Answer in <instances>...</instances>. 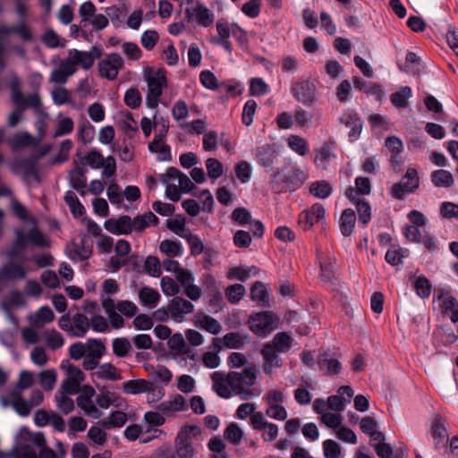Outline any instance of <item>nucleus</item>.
Wrapping results in <instances>:
<instances>
[{"mask_svg":"<svg viewBox=\"0 0 458 458\" xmlns=\"http://www.w3.org/2000/svg\"><path fill=\"white\" fill-rule=\"evenodd\" d=\"M90 327L89 320L84 314L76 313L72 316V337H84Z\"/></svg>","mask_w":458,"mask_h":458,"instance_id":"nucleus-32","label":"nucleus"},{"mask_svg":"<svg viewBox=\"0 0 458 458\" xmlns=\"http://www.w3.org/2000/svg\"><path fill=\"white\" fill-rule=\"evenodd\" d=\"M243 432L235 422L230 423L224 431V437L233 445H238L242 439Z\"/></svg>","mask_w":458,"mask_h":458,"instance_id":"nucleus-48","label":"nucleus"},{"mask_svg":"<svg viewBox=\"0 0 458 458\" xmlns=\"http://www.w3.org/2000/svg\"><path fill=\"white\" fill-rule=\"evenodd\" d=\"M95 137V127L87 120L81 123L78 138L83 144L90 143Z\"/></svg>","mask_w":458,"mask_h":458,"instance_id":"nucleus-55","label":"nucleus"},{"mask_svg":"<svg viewBox=\"0 0 458 458\" xmlns=\"http://www.w3.org/2000/svg\"><path fill=\"white\" fill-rule=\"evenodd\" d=\"M139 299L143 306L153 309L158 304L161 295L157 290L144 286L139 292Z\"/></svg>","mask_w":458,"mask_h":458,"instance_id":"nucleus-35","label":"nucleus"},{"mask_svg":"<svg viewBox=\"0 0 458 458\" xmlns=\"http://www.w3.org/2000/svg\"><path fill=\"white\" fill-rule=\"evenodd\" d=\"M285 175L287 177V184H279L275 182V188L276 190L293 191L300 188L305 181V174L299 168L292 169Z\"/></svg>","mask_w":458,"mask_h":458,"instance_id":"nucleus-27","label":"nucleus"},{"mask_svg":"<svg viewBox=\"0 0 458 458\" xmlns=\"http://www.w3.org/2000/svg\"><path fill=\"white\" fill-rule=\"evenodd\" d=\"M31 244L38 248H49V239L37 227H32L26 233L21 230H16V239L12 248L5 252L10 259L21 258L26 247Z\"/></svg>","mask_w":458,"mask_h":458,"instance_id":"nucleus-4","label":"nucleus"},{"mask_svg":"<svg viewBox=\"0 0 458 458\" xmlns=\"http://www.w3.org/2000/svg\"><path fill=\"white\" fill-rule=\"evenodd\" d=\"M404 182L409 191L414 192L420 186V178L415 168L410 167L406 170L405 174L401 179Z\"/></svg>","mask_w":458,"mask_h":458,"instance_id":"nucleus-59","label":"nucleus"},{"mask_svg":"<svg viewBox=\"0 0 458 458\" xmlns=\"http://www.w3.org/2000/svg\"><path fill=\"white\" fill-rule=\"evenodd\" d=\"M12 405L16 412L23 417L28 416L31 411V405L28 401L23 399L20 393L13 391L11 394Z\"/></svg>","mask_w":458,"mask_h":458,"instance_id":"nucleus-45","label":"nucleus"},{"mask_svg":"<svg viewBox=\"0 0 458 458\" xmlns=\"http://www.w3.org/2000/svg\"><path fill=\"white\" fill-rule=\"evenodd\" d=\"M333 192L331 184L325 180L315 181L310 185V193L318 199H327Z\"/></svg>","mask_w":458,"mask_h":458,"instance_id":"nucleus-39","label":"nucleus"},{"mask_svg":"<svg viewBox=\"0 0 458 458\" xmlns=\"http://www.w3.org/2000/svg\"><path fill=\"white\" fill-rule=\"evenodd\" d=\"M318 365L327 375H336L341 370V363L338 360L331 358L327 352L321 354L318 360Z\"/></svg>","mask_w":458,"mask_h":458,"instance_id":"nucleus-34","label":"nucleus"},{"mask_svg":"<svg viewBox=\"0 0 458 458\" xmlns=\"http://www.w3.org/2000/svg\"><path fill=\"white\" fill-rule=\"evenodd\" d=\"M249 323L255 335L265 336L274 329L275 319L271 312L262 311L251 316Z\"/></svg>","mask_w":458,"mask_h":458,"instance_id":"nucleus-13","label":"nucleus"},{"mask_svg":"<svg viewBox=\"0 0 458 458\" xmlns=\"http://www.w3.org/2000/svg\"><path fill=\"white\" fill-rule=\"evenodd\" d=\"M250 298L262 306H266L268 301L267 292L264 284L256 282L250 288Z\"/></svg>","mask_w":458,"mask_h":458,"instance_id":"nucleus-51","label":"nucleus"},{"mask_svg":"<svg viewBox=\"0 0 458 458\" xmlns=\"http://www.w3.org/2000/svg\"><path fill=\"white\" fill-rule=\"evenodd\" d=\"M68 258L73 261L87 260L92 255V248L87 244L86 240L81 239L80 243L72 242L66 247Z\"/></svg>","mask_w":458,"mask_h":458,"instance_id":"nucleus-24","label":"nucleus"},{"mask_svg":"<svg viewBox=\"0 0 458 458\" xmlns=\"http://www.w3.org/2000/svg\"><path fill=\"white\" fill-rule=\"evenodd\" d=\"M86 355L93 359L100 360L105 354L106 347L102 342L97 339H89L85 344Z\"/></svg>","mask_w":458,"mask_h":458,"instance_id":"nucleus-49","label":"nucleus"},{"mask_svg":"<svg viewBox=\"0 0 458 458\" xmlns=\"http://www.w3.org/2000/svg\"><path fill=\"white\" fill-rule=\"evenodd\" d=\"M54 318L55 315L52 310L47 306H43L37 311L33 325L37 327H41L45 324L52 322Z\"/></svg>","mask_w":458,"mask_h":458,"instance_id":"nucleus-56","label":"nucleus"},{"mask_svg":"<svg viewBox=\"0 0 458 458\" xmlns=\"http://www.w3.org/2000/svg\"><path fill=\"white\" fill-rule=\"evenodd\" d=\"M291 92L299 102L307 106H313L318 100L316 83L310 80L293 82Z\"/></svg>","mask_w":458,"mask_h":458,"instance_id":"nucleus-10","label":"nucleus"},{"mask_svg":"<svg viewBox=\"0 0 458 458\" xmlns=\"http://www.w3.org/2000/svg\"><path fill=\"white\" fill-rule=\"evenodd\" d=\"M96 391L91 386H84L81 394L77 397V405L83 410L84 413L93 419H99L102 411L96 406L92 401Z\"/></svg>","mask_w":458,"mask_h":458,"instance_id":"nucleus-14","label":"nucleus"},{"mask_svg":"<svg viewBox=\"0 0 458 458\" xmlns=\"http://www.w3.org/2000/svg\"><path fill=\"white\" fill-rule=\"evenodd\" d=\"M158 223L157 216L148 211L143 215L136 216L134 218L131 217V233H141L145 231L146 228L150 225H156Z\"/></svg>","mask_w":458,"mask_h":458,"instance_id":"nucleus-28","label":"nucleus"},{"mask_svg":"<svg viewBox=\"0 0 458 458\" xmlns=\"http://www.w3.org/2000/svg\"><path fill=\"white\" fill-rule=\"evenodd\" d=\"M144 79L148 88L146 105L148 108L156 109L161 102L160 98L164 89L167 87L165 71L163 69H148L144 73Z\"/></svg>","mask_w":458,"mask_h":458,"instance_id":"nucleus-6","label":"nucleus"},{"mask_svg":"<svg viewBox=\"0 0 458 458\" xmlns=\"http://www.w3.org/2000/svg\"><path fill=\"white\" fill-rule=\"evenodd\" d=\"M123 65V59L119 54H107L98 63L99 76L108 81H114Z\"/></svg>","mask_w":458,"mask_h":458,"instance_id":"nucleus-9","label":"nucleus"},{"mask_svg":"<svg viewBox=\"0 0 458 458\" xmlns=\"http://www.w3.org/2000/svg\"><path fill=\"white\" fill-rule=\"evenodd\" d=\"M168 176L172 179H177V187L182 192H189L194 188V183L191 179L175 167L168 168Z\"/></svg>","mask_w":458,"mask_h":458,"instance_id":"nucleus-38","label":"nucleus"},{"mask_svg":"<svg viewBox=\"0 0 458 458\" xmlns=\"http://www.w3.org/2000/svg\"><path fill=\"white\" fill-rule=\"evenodd\" d=\"M15 13L20 21L13 25H0V36L17 35L23 42L33 40V32L30 26L27 23L26 18L30 16V7L24 0H15Z\"/></svg>","mask_w":458,"mask_h":458,"instance_id":"nucleus-5","label":"nucleus"},{"mask_svg":"<svg viewBox=\"0 0 458 458\" xmlns=\"http://www.w3.org/2000/svg\"><path fill=\"white\" fill-rule=\"evenodd\" d=\"M152 382L146 379H131L123 382V390L128 394H140L150 389Z\"/></svg>","mask_w":458,"mask_h":458,"instance_id":"nucleus-31","label":"nucleus"},{"mask_svg":"<svg viewBox=\"0 0 458 458\" xmlns=\"http://www.w3.org/2000/svg\"><path fill=\"white\" fill-rule=\"evenodd\" d=\"M88 169L84 166L83 162H73V168L69 174L70 186L84 195V190L87 185L86 174Z\"/></svg>","mask_w":458,"mask_h":458,"instance_id":"nucleus-20","label":"nucleus"},{"mask_svg":"<svg viewBox=\"0 0 458 458\" xmlns=\"http://www.w3.org/2000/svg\"><path fill=\"white\" fill-rule=\"evenodd\" d=\"M142 102V97L138 89L131 88L126 90L124 95V103L127 106L136 109Z\"/></svg>","mask_w":458,"mask_h":458,"instance_id":"nucleus-64","label":"nucleus"},{"mask_svg":"<svg viewBox=\"0 0 458 458\" xmlns=\"http://www.w3.org/2000/svg\"><path fill=\"white\" fill-rule=\"evenodd\" d=\"M127 414L122 411H114L108 417L101 420V425L109 429L111 428H121L127 421Z\"/></svg>","mask_w":458,"mask_h":458,"instance_id":"nucleus-43","label":"nucleus"},{"mask_svg":"<svg viewBox=\"0 0 458 458\" xmlns=\"http://www.w3.org/2000/svg\"><path fill=\"white\" fill-rule=\"evenodd\" d=\"M287 145L300 156H306L310 150L308 140L299 135H290L287 139Z\"/></svg>","mask_w":458,"mask_h":458,"instance_id":"nucleus-40","label":"nucleus"},{"mask_svg":"<svg viewBox=\"0 0 458 458\" xmlns=\"http://www.w3.org/2000/svg\"><path fill=\"white\" fill-rule=\"evenodd\" d=\"M64 201L75 217L81 216L85 213V208L74 191H68L64 195Z\"/></svg>","mask_w":458,"mask_h":458,"instance_id":"nucleus-47","label":"nucleus"},{"mask_svg":"<svg viewBox=\"0 0 458 458\" xmlns=\"http://www.w3.org/2000/svg\"><path fill=\"white\" fill-rule=\"evenodd\" d=\"M258 371V368L252 364H249L242 371H230L227 374L215 371L211 375L212 388L218 396L225 399L230 398L233 394L242 400L259 396L260 391L252 388L257 381Z\"/></svg>","mask_w":458,"mask_h":458,"instance_id":"nucleus-1","label":"nucleus"},{"mask_svg":"<svg viewBox=\"0 0 458 458\" xmlns=\"http://www.w3.org/2000/svg\"><path fill=\"white\" fill-rule=\"evenodd\" d=\"M113 352L116 357H126L131 351L130 341L125 337L114 338L112 342Z\"/></svg>","mask_w":458,"mask_h":458,"instance_id":"nucleus-50","label":"nucleus"},{"mask_svg":"<svg viewBox=\"0 0 458 458\" xmlns=\"http://www.w3.org/2000/svg\"><path fill=\"white\" fill-rule=\"evenodd\" d=\"M161 263L155 256H148L144 262L145 271L153 277H159L162 274Z\"/></svg>","mask_w":458,"mask_h":458,"instance_id":"nucleus-60","label":"nucleus"},{"mask_svg":"<svg viewBox=\"0 0 458 458\" xmlns=\"http://www.w3.org/2000/svg\"><path fill=\"white\" fill-rule=\"evenodd\" d=\"M326 210L322 204L315 203L310 208L301 211L299 215L298 224L308 231L312 226L325 218Z\"/></svg>","mask_w":458,"mask_h":458,"instance_id":"nucleus-15","label":"nucleus"},{"mask_svg":"<svg viewBox=\"0 0 458 458\" xmlns=\"http://www.w3.org/2000/svg\"><path fill=\"white\" fill-rule=\"evenodd\" d=\"M185 14L189 21L194 17L199 25L206 28L211 26L215 20L213 13L200 2H198L192 9L187 8Z\"/></svg>","mask_w":458,"mask_h":458,"instance_id":"nucleus-18","label":"nucleus"},{"mask_svg":"<svg viewBox=\"0 0 458 458\" xmlns=\"http://www.w3.org/2000/svg\"><path fill=\"white\" fill-rule=\"evenodd\" d=\"M101 56L102 50L98 47L93 46L88 52L71 49L67 59L74 68L81 66L84 70H89L93 66L95 60L100 59Z\"/></svg>","mask_w":458,"mask_h":458,"instance_id":"nucleus-11","label":"nucleus"},{"mask_svg":"<svg viewBox=\"0 0 458 458\" xmlns=\"http://www.w3.org/2000/svg\"><path fill=\"white\" fill-rule=\"evenodd\" d=\"M55 402L58 410L64 414H68L74 410V402L68 396V394L57 392L55 394Z\"/></svg>","mask_w":458,"mask_h":458,"instance_id":"nucleus-54","label":"nucleus"},{"mask_svg":"<svg viewBox=\"0 0 458 458\" xmlns=\"http://www.w3.org/2000/svg\"><path fill=\"white\" fill-rule=\"evenodd\" d=\"M187 407L185 398L177 394L170 399L158 403L157 409L165 416L174 417L177 412L186 411Z\"/></svg>","mask_w":458,"mask_h":458,"instance_id":"nucleus-19","label":"nucleus"},{"mask_svg":"<svg viewBox=\"0 0 458 458\" xmlns=\"http://www.w3.org/2000/svg\"><path fill=\"white\" fill-rule=\"evenodd\" d=\"M164 140L165 139L154 137L153 140L148 143V150L158 154L157 159L159 161H169L172 158L171 148Z\"/></svg>","mask_w":458,"mask_h":458,"instance_id":"nucleus-33","label":"nucleus"},{"mask_svg":"<svg viewBox=\"0 0 458 458\" xmlns=\"http://www.w3.org/2000/svg\"><path fill=\"white\" fill-rule=\"evenodd\" d=\"M104 227L106 231L115 235L131 234V216L123 215L117 218L107 219L104 223Z\"/></svg>","mask_w":458,"mask_h":458,"instance_id":"nucleus-22","label":"nucleus"},{"mask_svg":"<svg viewBox=\"0 0 458 458\" xmlns=\"http://www.w3.org/2000/svg\"><path fill=\"white\" fill-rule=\"evenodd\" d=\"M94 378L116 381L122 378L119 369L110 362L103 363L92 374Z\"/></svg>","mask_w":458,"mask_h":458,"instance_id":"nucleus-30","label":"nucleus"},{"mask_svg":"<svg viewBox=\"0 0 458 458\" xmlns=\"http://www.w3.org/2000/svg\"><path fill=\"white\" fill-rule=\"evenodd\" d=\"M172 320L182 322L185 317L194 311V305L188 300L175 296L168 303Z\"/></svg>","mask_w":458,"mask_h":458,"instance_id":"nucleus-17","label":"nucleus"},{"mask_svg":"<svg viewBox=\"0 0 458 458\" xmlns=\"http://www.w3.org/2000/svg\"><path fill=\"white\" fill-rule=\"evenodd\" d=\"M258 272H259L258 268L254 266L250 268L235 267L229 270L228 277L231 279H237V280L243 282V281H246L250 277L251 273L253 275H256V274H258Z\"/></svg>","mask_w":458,"mask_h":458,"instance_id":"nucleus-57","label":"nucleus"},{"mask_svg":"<svg viewBox=\"0 0 458 458\" xmlns=\"http://www.w3.org/2000/svg\"><path fill=\"white\" fill-rule=\"evenodd\" d=\"M356 215L353 209L346 208L340 217V230L344 236H350L354 229Z\"/></svg>","mask_w":458,"mask_h":458,"instance_id":"nucleus-36","label":"nucleus"},{"mask_svg":"<svg viewBox=\"0 0 458 458\" xmlns=\"http://www.w3.org/2000/svg\"><path fill=\"white\" fill-rule=\"evenodd\" d=\"M168 346L176 354H186L189 352L183 336L181 334H174L168 338Z\"/></svg>","mask_w":458,"mask_h":458,"instance_id":"nucleus-52","label":"nucleus"},{"mask_svg":"<svg viewBox=\"0 0 458 458\" xmlns=\"http://www.w3.org/2000/svg\"><path fill=\"white\" fill-rule=\"evenodd\" d=\"M27 273L23 265L9 262L0 268V282L22 280L26 277Z\"/></svg>","mask_w":458,"mask_h":458,"instance_id":"nucleus-26","label":"nucleus"},{"mask_svg":"<svg viewBox=\"0 0 458 458\" xmlns=\"http://www.w3.org/2000/svg\"><path fill=\"white\" fill-rule=\"evenodd\" d=\"M293 344V338L286 332L276 333L271 342L266 343L260 354L263 358L262 369L265 374L271 376L274 369L283 366L279 353L288 352Z\"/></svg>","mask_w":458,"mask_h":458,"instance_id":"nucleus-2","label":"nucleus"},{"mask_svg":"<svg viewBox=\"0 0 458 458\" xmlns=\"http://www.w3.org/2000/svg\"><path fill=\"white\" fill-rule=\"evenodd\" d=\"M38 380L41 386L50 391L55 387L56 382V372L54 369L43 370L38 374Z\"/></svg>","mask_w":458,"mask_h":458,"instance_id":"nucleus-58","label":"nucleus"},{"mask_svg":"<svg viewBox=\"0 0 458 458\" xmlns=\"http://www.w3.org/2000/svg\"><path fill=\"white\" fill-rule=\"evenodd\" d=\"M430 435L436 450H440L446 446L448 442V434L445 427V421L440 416H437L431 424Z\"/></svg>","mask_w":458,"mask_h":458,"instance_id":"nucleus-21","label":"nucleus"},{"mask_svg":"<svg viewBox=\"0 0 458 458\" xmlns=\"http://www.w3.org/2000/svg\"><path fill=\"white\" fill-rule=\"evenodd\" d=\"M8 87L11 90V98L16 109L8 116V125L15 127L21 119V113L27 108L39 110L41 99L38 93H30L24 96L21 90V81L16 74H13L9 81Z\"/></svg>","mask_w":458,"mask_h":458,"instance_id":"nucleus-3","label":"nucleus"},{"mask_svg":"<svg viewBox=\"0 0 458 458\" xmlns=\"http://www.w3.org/2000/svg\"><path fill=\"white\" fill-rule=\"evenodd\" d=\"M76 72L77 68H74L67 58L61 60L59 66L51 72L49 81L60 85L65 84Z\"/></svg>","mask_w":458,"mask_h":458,"instance_id":"nucleus-23","label":"nucleus"},{"mask_svg":"<svg viewBox=\"0 0 458 458\" xmlns=\"http://www.w3.org/2000/svg\"><path fill=\"white\" fill-rule=\"evenodd\" d=\"M206 168L208 171V175L209 178L213 180L218 179L224 171V167L222 163L214 157H209L206 160Z\"/></svg>","mask_w":458,"mask_h":458,"instance_id":"nucleus-61","label":"nucleus"},{"mask_svg":"<svg viewBox=\"0 0 458 458\" xmlns=\"http://www.w3.org/2000/svg\"><path fill=\"white\" fill-rule=\"evenodd\" d=\"M277 157L275 146L265 143L255 149V159L257 163L265 167H271Z\"/></svg>","mask_w":458,"mask_h":458,"instance_id":"nucleus-25","label":"nucleus"},{"mask_svg":"<svg viewBox=\"0 0 458 458\" xmlns=\"http://www.w3.org/2000/svg\"><path fill=\"white\" fill-rule=\"evenodd\" d=\"M445 314H448L453 323L458 322V301L445 289H439L435 296Z\"/></svg>","mask_w":458,"mask_h":458,"instance_id":"nucleus-16","label":"nucleus"},{"mask_svg":"<svg viewBox=\"0 0 458 458\" xmlns=\"http://www.w3.org/2000/svg\"><path fill=\"white\" fill-rule=\"evenodd\" d=\"M74 128V123L72 118L64 117L58 121L55 130L53 133L54 138L62 137L70 134Z\"/></svg>","mask_w":458,"mask_h":458,"instance_id":"nucleus-62","label":"nucleus"},{"mask_svg":"<svg viewBox=\"0 0 458 458\" xmlns=\"http://www.w3.org/2000/svg\"><path fill=\"white\" fill-rule=\"evenodd\" d=\"M105 160L106 158L99 150L92 148L80 162H83L85 167L88 165L92 169H100L105 165Z\"/></svg>","mask_w":458,"mask_h":458,"instance_id":"nucleus-46","label":"nucleus"},{"mask_svg":"<svg viewBox=\"0 0 458 458\" xmlns=\"http://www.w3.org/2000/svg\"><path fill=\"white\" fill-rule=\"evenodd\" d=\"M335 259H327L320 262V276L323 281L331 282L335 278Z\"/></svg>","mask_w":458,"mask_h":458,"instance_id":"nucleus-53","label":"nucleus"},{"mask_svg":"<svg viewBox=\"0 0 458 458\" xmlns=\"http://www.w3.org/2000/svg\"><path fill=\"white\" fill-rule=\"evenodd\" d=\"M335 141L327 140L319 148L315 149L316 157L315 162H318V165L323 167L330 161L332 157H335Z\"/></svg>","mask_w":458,"mask_h":458,"instance_id":"nucleus-37","label":"nucleus"},{"mask_svg":"<svg viewBox=\"0 0 458 458\" xmlns=\"http://www.w3.org/2000/svg\"><path fill=\"white\" fill-rule=\"evenodd\" d=\"M338 123L349 130V141L354 142L360 139L363 129V122L355 109H344L338 118Z\"/></svg>","mask_w":458,"mask_h":458,"instance_id":"nucleus-8","label":"nucleus"},{"mask_svg":"<svg viewBox=\"0 0 458 458\" xmlns=\"http://www.w3.org/2000/svg\"><path fill=\"white\" fill-rule=\"evenodd\" d=\"M195 325L213 335H217L222 329L221 324L214 318L199 312L195 315Z\"/></svg>","mask_w":458,"mask_h":458,"instance_id":"nucleus-29","label":"nucleus"},{"mask_svg":"<svg viewBox=\"0 0 458 458\" xmlns=\"http://www.w3.org/2000/svg\"><path fill=\"white\" fill-rule=\"evenodd\" d=\"M159 250L169 258L181 257L183 252L181 242L172 240L162 241L159 244Z\"/></svg>","mask_w":458,"mask_h":458,"instance_id":"nucleus-44","label":"nucleus"},{"mask_svg":"<svg viewBox=\"0 0 458 458\" xmlns=\"http://www.w3.org/2000/svg\"><path fill=\"white\" fill-rule=\"evenodd\" d=\"M251 428L261 432V437L265 442H273L278 436V427L276 424L268 422L261 411L254 413L250 418Z\"/></svg>","mask_w":458,"mask_h":458,"instance_id":"nucleus-12","label":"nucleus"},{"mask_svg":"<svg viewBox=\"0 0 458 458\" xmlns=\"http://www.w3.org/2000/svg\"><path fill=\"white\" fill-rule=\"evenodd\" d=\"M411 97V89L409 86L401 87L396 92L391 94L390 101L397 108L402 109L408 106V99Z\"/></svg>","mask_w":458,"mask_h":458,"instance_id":"nucleus-41","label":"nucleus"},{"mask_svg":"<svg viewBox=\"0 0 458 458\" xmlns=\"http://www.w3.org/2000/svg\"><path fill=\"white\" fill-rule=\"evenodd\" d=\"M431 182L436 187L449 188L454 184L452 174L444 169L433 171L431 173Z\"/></svg>","mask_w":458,"mask_h":458,"instance_id":"nucleus-42","label":"nucleus"},{"mask_svg":"<svg viewBox=\"0 0 458 458\" xmlns=\"http://www.w3.org/2000/svg\"><path fill=\"white\" fill-rule=\"evenodd\" d=\"M201 429L197 425H184L177 433L174 440L175 452L180 458H192L196 450L193 439L200 437Z\"/></svg>","mask_w":458,"mask_h":458,"instance_id":"nucleus-7","label":"nucleus"},{"mask_svg":"<svg viewBox=\"0 0 458 458\" xmlns=\"http://www.w3.org/2000/svg\"><path fill=\"white\" fill-rule=\"evenodd\" d=\"M245 294V288L242 284H236L230 285L225 290V296L229 302L238 303Z\"/></svg>","mask_w":458,"mask_h":458,"instance_id":"nucleus-63","label":"nucleus"}]
</instances>
